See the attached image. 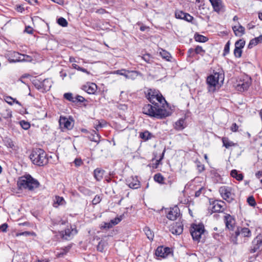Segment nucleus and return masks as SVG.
<instances>
[{
    "instance_id": "60",
    "label": "nucleus",
    "mask_w": 262,
    "mask_h": 262,
    "mask_svg": "<svg viewBox=\"0 0 262 262\" xmlns=\"http://www.w3.org/2000/svg\"><path fill=\"white\" fill-rule=\"evenodd\" d=\"M74 163L76 166H80L83 164V162L80 158H76L75 159Z\"/></svg>"
},
{
    "instance_id": "11",
    "label": "nucleus",
    "mask_w": 262,
    "mask_h": 262,
    "mask_svg": "<svg viewBox=\"0 0 262 262\" xmlns=\"http://www.w3.org/2000/svg\"><path fill=\"white\" fill-rule=\"evenodd\" d=\"M262 246V232L252 242V246L249 249V251L251 253H253L256 252Z\"/></svg>"
},
{
    "instance_id": "5",
    "label": "nucleus",
    "mask_w": 262,
    "mask_h": 262,
    "mask_svg": "<svg viewBox=\"0 0 262 262\" xmlns=\"http://www.w3.org/2000/svg\"><path fill=\"white\" fill-rule=\"evenodd\" d=\"M145 95L150 103L159 102V104L164 105V103H166L165 98L156 90L149 89Z\"/></svg>"
},
{
    "instance_id": "19",
    "label": "nucleus",
    "mask_w": 262,
    "mask_h": 262,
    "mask_svg": "<svg viewBox=\"0 0 262 262\" xmlns=\"http://www.w3.org/2000/svg\"><path fill=\"white\" fill-rule=\"evenodd\" d=\"M9 61L10 62H21V54L17 52H13L9 54Z\"/></svg>"
},
{
    "instance_id": "1",
    "label": "nucleus",
    "mask_w": 262,
    "mask_h": 262,
    "mask_svg": "<svg viewBox=\"0 0 262 262\" xmlns=\"http://www.w3.org/2000/svg\"><path fill=\"white\" fill-rule=\"evenodd\" d=\"M163 105L159 102L145 104L142 107V113L150 117L164 118L169 116V112L163 108Z\"/></svg>"
},
{
    "instance_id": "16",
    "label": "nucleus",
    "mask_w": 262,
    "mask_h": 262,
    "mask_svg": "<svg viewBox=\"0 0 262 262\" xmlns=\"http://www.w3.org/2000/svg\"><path fill=\"white\" fill-rule=\"evenodd\" d=\"M171 232L176 235H180L183 231V224L182 222H176L170 228Z\"/></svg>"
},
{
    "instance_id": "59",
    "label": "nucleus",
    "mask_w": 262,
    "mask_h": 262,
    "mask_svg": "<svg viewBox=\"0 0 262 262\" xmlns=\"http://www.w3.org/2000/svg\"><path fill=\"white\" fill-rule=\"evenodd\" d=\"M187 54L188 57H194L195 55V49L192 48L189 49L187 52Z\"/></svg>"
},
{
    "instance_id": "48",
    "label": "nucleus",
    "mask_w": 262,
    "mask_h": 262,
    "mask_svg": "<svg viewBox=\"0 0 262 262\" xmlns=\"http://www.w3.org/2000/svg\"><path fill=\"white\" fill-rule=\"evenodd\" d=\"M21 62H31L32 60V58L29 55L21 54Z\"/></svg>"
},
{
    "instance_id": "9",
    "label": "nucleus",
    "mask_w": 262,
    "mask_h": 262,
    "mask_svg": "<svg viewBox=\"0 0 262 262\" xmlns=\"http://www.w3.org/2000/svg\"><path fill=\"white\" fill-rule=\"evenodd\" d=\"M241 235L242 237L250 238L251 237L252 233L250 229L247 227H238L235 231L234 236L232 237V241L234 244H237V237Z\"/></svg>"
},
{
    "instance_id": "53",
    "label": "nucleus",
    "mask_w": 262,
    "mask_h": 262,
    "mask_svg": "<svg viewBox=\"0 0 262 262\" xmlns=\"http://www.w3.org/2000/svg\"><path fill=\"white\" fill-rule=\"evenodd\" d=\"M230 41H228L225 46L223 55L225 56L229 53L230 51Z\"/></svg>"
},
{
    "instance_id": "6",
    "label": "nucleus",
    "mask_w": 262,
    "mask_h": 262,
    "mask_svg": "<svg viewBox=\"0 0 262 262\" xmlns=\"http://www.w3.org/2000/svg\"><path fill=\"white\" fill-rule=\"evenodd\" d=\"M52 81L49 78L43 80L36 78L32 80V83L35 88L42 93L49 91L52 86Z\"/></svg>"
},
{
    "instance_id": "44",
    "label": "nucleus",
    "mask_w": 262,
    "mask_h": 262,
    "mask_svg": "<svg viewBox=\"0 0 262 262\" xmlns=\"http://www.w3.org/2000/svg\"><path fill=\"white\" fill-rule=\"evenodd\" d=\"M184 18L183 20H184L187 22L191 23L193 24V20L194 18L192 16L190 15L189 13H186L185 15H184Z\"/></svg>"
},
{
    "instance_id": "40",
    "label": "nucleus",
    "mask_w": 262,
    "mask_h": 262,
    "mask_svg": "<svg viewBox=\"0 0 262 262\" xmlns=\"http://www.w3.org/2000/svg\"><path fill=\"white\" fill-rule=\"evenodd\" d=\"M247 201L248 204L252 207H255L256 205V203L255 200V199L253 197V196H252V195L249 196L247 198Z\"/></svg>"
},
{
    "instance_id": "10",
    "label": "nucleus",
    "mask_w": 262,
    "mask_h": 262,
    "mask_svg": "<svg viewBox=\"0 0 262 262\" xmlns=\"http://www.w3.org/2000/svg\"><path fill=\"white\" fill-rule=\"evenodd\" d=\"M77 233L78 231L76 228H73L72 226H70V228L67 227L64 231L59 232V235L62 239L69 240Z\"/></svg>"
},
{
    "instance_id": "41",
    "label": "nucleus",
    "mask_w": 262,
    "mask_h": 262,
    "mask_svg": "<svg viewBox=\"0 0 262 262\" xmlns=\"http://www.w3.org/2000/svg\"><path fill=\"white\" fill-rule=\"evenodd\" d=\"M242 49L237 47V46H235V49L234 50V55L237 58H239L242 56Z\"/></svg>"
},
{
    "instance_id": "37",
    "label": "nucleus",
    "mask_w": 262,
    "mask_h": 262,
    "mask_svg": "<svg viewBox=\"0 0 262 262\" xmlns=\"http://www.w3.org/2000/svg\"><path fill=\"white\" fill-rule=\"evenodd\" d=\"M57 22L59 25L63 27H67L68 25L67 20L62 17L59 18L57 19Z\"/></svg>"
},
{
    "instance_id": "45",
    "label": "nucleus",
    "mask_w": 262,
    "mask_h": 262,
    "mask_svg": "<svg viewBox=\"0 0 262 262\" xmlns=\"http://www.w3.org/2000/svg\"><path fill=\"white\" fill-rule=\"evenodd\" d=\"M126 72H127L128 73H130V72L129 71H126L125 69H121V70H119L116 71L115 72V73L120 75L124 76L125 77L128 78V76L126 74Z\"/></svg>"
},
{
    "instance_id": "54",
    "label": "nucleus",
    "mask_w": 262,
    "mask_h": 262,
    "mask_svg": "<svg viewBox=\"0 0 262 262\" xmlns=\"http://www.w3.org/2000/svg\"><path fill=\"white\" fill-rule=\"evenodd\" d=\"M33 234H34L33 232H31L29 231H24V232H22L17 233L16 234V236H19L24 235V236H27L32 235Z\"/></svg>"
},
{
    "instance_id": "42",
    "label": "nucleus",
    "mask_w": 262,
    "mask_h": 262,
    "mask_svg": "<svg viewBox=\"0 0 262 262\" xmlns=\"http://www.w3.org/2000/svg\"><path fill=\"white\" fill-rule=\"evenodd\" d=\"M195 49V54H200L202 56H203L205 53V50H204L202 47L200 46H197Z\"/></svg>"
},
{
    "instance_id": "49",
    "label": "nucleus",
    "mask_w": 262,
    "mask_h": 262,
    "mask_svg": "<svg viewBox=\"0 0 262 262\" xmlns=\"http://www.w3.org/2000/svg\"><path fill=\"white\" fill-rule=\"evenodd\" d=\"M63 202H64V200L62 197H60L59 196H56L55 204H56L57 206L62 205Z\"/></svg>"
},
{
    "instance_id": "51",
    "label": "nucleus",
    "mask_w": 262,
    "mask_h": 262,
    "mask_svg": "<svg viewBox=\"0 0 262 262\" xmlns=\"http://www.w3.org/2000/svg\"><path fill=\"white\" fill-rule=\"evenodd\" d=\"M85 100V99L80 95H77L75 97V103L77 102H83Z\"/></svg>"
},
{
    "instance_id": "36",
    "label": "nucleus",
    "mask_w": 262,
    "mask_h": 262,
    "mask_svg": "<svg viewBox=\"0 0 262 262\" xmlns=\"http://www.w3.org/2000/svg\"><path fill=\"white\" fill-rule=\"evenodd\" d=\"M206 189L205 187L202 186L199 188L195 192V197L198 198L201 196V194H204L206 193Z\"/></svg>"
},
{
    "instance_id": "47",
    "label": "nucleus",
    "mask_w": 262,
    "mask_h": 262,
    "mask_svg": "<svg viewBox=\"0 0 262 262\" xmlns=\"http://www.w3.org/2000/svg\"><path fill=\"white\" fill-rule=\"evenodd\" d=\"M245 45V41L244 40L242 39H240L236 41L235 43V46L237 47H239V48L243 49Z\"/></svg>"
},
{
    "instance_id": "32",
    "label": "nucleus",
    "mask_w": 262,
    "mask_h": 262,
    "mask_svg": "<svg viewBox=\"0 0 262 262\" xmlns=\"http://www.w3.org/2000/svg\"><path fill=\"white\" fill-rule=\"evenodd\" d=\"M143 231L147 236V237L149 240H152L153 238L154 237V234L153 232L150 229V228L148 227H145L143 229Z\"/></svg>"
},
{
    "instance_id": "39",
    "label": "nucleus",
    "mask_w": 262,
    "mask_h": 262,
    "mask_svg": "<svg viewBox=\"0 0 262 262\" xmlns=\"http://www.w3.org/2000/svg\"><path fill=\"white\" fill-rule=\"evenodd\" d=\"M196 168L199 173H201L205 170V166L200 161H196Z\"/></svg>"
},
{
    "instance_id": "8",
    "label": "nucleus",
    "mask_w": 262,
    "mask_h": 262,
    "mask_svg": "<svg viewBox=\"0 0 262 262\" xmlns=\"http://www.w3.org/2000/svg\"><path fill=\"white\" fill-rule=\"evenodd\" d=\"M219 192L222 198L230 203L234 199V193L232 192L231 187L223 186L220 188Z\"/></svg>"
},
{
    "instance_id": "56",
    "label": "nucleus",
    "mask_w": 262,
    "mask_h": 262,
    "mask_svg": "<svg viewBox=\"0 0 262 262\" xmlns=\"http://www.w3.org/2000/svg\"><path fill=\"white\" fill-rule=\"evenodd\" d=\"M257 45V42H256V40L255 38L251 39L248 46V48L249 49L252 48L253 46H255Z\"/></svg>"
},
{
    "instance_id": "4",
    "label": "nucleus",
    "mask_w": 262,
    "mask_h": 262,
    "mask_svg": "<svg viewBox=\"0 0 262 262\" xmlns=\"http://www.w3.org/2000/svg\"><path fill=\"white\" fill-rule=\"evenodd\" d=\"M224 73L223 70L219 69L218 71H213V73L207 77L206 81L208 85L209 91H214L217 84L223 83Z\"/></svg>"
},
{
    "instance_id": "50",
    "label": "nucleus",
    "mask_w": 262,
    "mask_h": 262,
    "mask_svg": "<svg viewBox=\"0 0 262 262\" xmlns=\"http://www.w3.org/2000/svg\"><path fill=\"white\" fill-rule=\"evenodd\" d=\"M176 178L175 177H173V176H169L168 177V179H167V182L166 183H165V184H167V185H169L170 186H171L172 184L176 182Z\"/></svg>"
},
{
    "instance_id": "57",
    "label": "nucleus",
    "mask_w": 262,
    "mask_h": 262,
    "mask_svg": "<svg viewBox=\"0 0 262 262\" xmlns=\"http://www.w3.org/2000/svg\"><path fill=\"white\" fill-rule=\"evenodd\" d=\"M237 33H239V35H237V36H242L243 34H245V28L243 26L239 25L238 27Z\"/></svg>"
},
{
    "instance_id": "24",
    "label": "nucleus",
    "mask_w": 262,
    "mask_h": 262,
    "mask_svg": "<svg viewBox=\"0 0 262 262\" xmlns=\"http://www.w3.org/2000/svg\"><path fill=\"white\" fill-rule=\"evenodd\" d=\"M104 170L100 168H96L94 171V177L97 181H100L103 177Z\"/></svg>"
},
{
    "instance_id": "27",
    "label": "nucleus",
    "mask_w": 262,
    "mask_h": 262,
    "mask_svg": "<svg viewBox=\"0 0 262 262\" xmlns=\"http://www.w3.org/2000/svg\"><path fill=\"white\" fill-rule=\"evenodd\" d=\"M222 140L223 146L226 148H229L231 146H235L237 145L236 143H234L232 141H230L227 137H223Z\"/></svg>"
},
{
    "instance_id": "34",
    "label": "nucleus",
    "mask_w": 262,
    "mask_h": 262,
    "mask_svg": "<svg viewBox=\"0 0 262 262\" xmlns=\"http://www.w3.org/2000/svg\"><path fill=\"white\" fill-rule=\"evenodd\" d=\"M5 145L8 148H12L14 146L13 142L11 139L6 137L3 140Z\"/></svg>"
},
{
    "instance_id": "18",
    "label": "nucleus",
    "mask_w": 262,
    "mask_h": 262,
    "mask_svg": "<svg viewBox=\"0 0 262 262\" xmlns=\"http://www.w3.org/2000/svg\"><path fill=\"white\" fill-rule=\"evenodd\" d=\"M224 202L222 201H214L211 204V211L212 212H218L221 211L223 207Z\"/></svg>"
},
{
    "instance_id": "63",
    "label": "nucleus",
    "mask_w": 262,
    "mask_h": 262,
    "mask_svg": "<svg viewBox=\"0 0 262 262\" xmlns=\"http://www.w3.org/2000/svg\"><path fill=\"white\" fill-rule=\"evenodd\" d=\"M14 98H13L11 96H6L5 97V101L8 104L12 105L13 103V100Z\"/></svg>"
},
{
    "instance_id": "31",
    "label": "nucleus",
    "mask_w": 262,
    "mask_h": 262,
    "mask_svg": "<svg viewBox=\"0 0 262 262\" xmlns=\"http://www.w3.org/2000/svg\"><path fill=\"white\" fill-rule=\"evenodd\" d=\"M154 180L155 182L160 184H164V178L160 173H156L154 176Z\"/></svg>"
},
{
    "instance_id": "28",
    "label": "nucleus",
    "mask_w": 262,
    "mask_h": 262,
    "mask_svg": "<svg viewBox=\"0 0 262 262\" xmlns=\"http://www.w3.org/2000/svg\"><path fill=\"white\" fill-rule=\"evenodd\" d=\"M101 138V136L99 134L96 133V132L94 130H92V133L91 134L90 136H89V138L91 141L99 143L100 141V139Z\"/></svg>"
},
{
    "instance_id": "52",
    "label": "nucleus",
    "mask_w": 262,
    "mask_h": 262,
    "mask_svg": "<svg viewBox=\"0 0 262 262\" xmlns=\"http://www.w3.org/2000/svg\"><path fill=\"white\" fill-rule=\"evenodd\" d=\"M101 199H102L100 195H96L92 200V204L93 205H97L100 202Z\"/></svg>"
},
{
    "instance_id": "43",
    "label": "nucleus",
    "mask_w": 262,
    "mask_h": 262,
    "mask_svg": "<svg viewBox=\"0 0 262 262\" xmlns=\"http://www.w3.org/2000/svg\"><path fill=\"white\" fill-rule=\"evenodd\" d=\"M19 124L21 127L25 130L28 129L30 127V123L26 121L25 120L20 121L19 122Z\"/></svg>"
},
{
    "instance_id": "61",
    "label": "nucleus",
    "mask_w": 262,
    "mask_h": 262,
    "mask_svg": "<svg viewBox=\"0 0 262 262\" xmlns=\"http://www.w3.org/2000/svg\"><path fill=\"white\" fill-rule=\"evenodd\" d=\"M113 227V225L111 222L109 223H104L103 226H102L101 229H110Z\"/></svg>"
},
{
    "instance_id": "30",
    "label": "nucleus",
    "mask_w": 262,
    "mask_h": 262,
    "mask_svg": "<svg viewBox=\"0 0 262 262\" xmlns=\"http://www.w3.org/2000/svg\"><path fill=\"white\" fill-rule=\"evenodd\" d=\"M194 38L196 41L200 42H205L208 40V38L207 37L199 34L198 33H195Z\"/></svg>"
},
{
    "instance_id": "20",
    "label": "nucleus",
    "mask_w": 262,
    "mask_h": 262,
    "mask_svg": "<svg viewBox=\"0 0 262 262\" xmlns=\"http://www.w3.org/2000/svg\"><path fill=\"white\" fill-rule=\"evenodd\" d=\"M97 85L94 83H88L83 85V90L89 94H94L97 90Z\"/></svg>"
},
{
    "instance_id": "7",
    "label": "nucleus",
    "mask_w": 262,
    "mask_h": 262,
    "mask_svg": "<svg viewBox=\"0 0 262 262\" xmlns=\"http://www.w3.org/2000/svg\"><path fill=\"white\" fill-rule=\"evenodd\" d=\"M190 232L193 239L199 243L200 242L202 235L205 232L204 226L203 224H192Z\"/></svg>"
},
{
    "instance_id": "38",
    "label": "nucleus",
    "mask_w": 262,
    "mask_h": 262,
    "mask_svg": "<svg viewBox=\"0 0 262 262\" xmlns=\"http://www.w3.org/2000/svg\"><path fill=\"white\" fill-rule=\"evenodd\" d=\"M72 66L74 69H75L78 71H81V72L85 73L88 75L90 74V72H89L86 69L80 67L77 64L73 63Z\"/></svg>"
},
{
    "instance_id": "33",
    "label": "nucleus",
    "mask_w": 262,
    "mask_h": 262,
    "mask_svg": "<svg viewBox=\"0 0 262 262\" xmlns=\"http://www.w3.org/2000/svg\"><path fill=\"white\" fill-rule=\"evenodd\" d=\"M78 190L85 195H91L93 193V192L91 190L83 186L79 187L78 188Z\"/></svg>"
},
{
    "instance_id": "2",
    "label": "nucleus",
    "mask_w": 262,
    "mask_h": 262,
    "mask_svg": "<svg viewBox=\"0 0 262 262\" xmlns=\"http://www.w3.org/2000/svg\"><path fill=\"white\" fill-rule=\"evenodd\" d=\"M17 185L19 189L33 191L39 187L40 183L37 180L33 178L30 174H26L18 178Z\"/></svg>"
},
{
    "instance_id": "35",
    "label": "nucleus",
    "mask_w": 262,
    "mask_h": 262,
    "mask_svg": "<svg viewBox=\"0 0 262 262\" xmlns=\"http://www.w3.org/2000/svg\"><path fill=\"white\" fill-rule=\"evenodd\" d=\"M63 98L73 103H75V97L73 96V95L71 93H66L63 95Z\"/></svg>"
},
{
    "instance_id": "26",
    "label": "nucleus",
    "mask_w": 262,
    "mask_h": 262,
    "mask_svg": "<svg viewBox=\"0 0 262 262\" xmlns=\"http://www.w3.org/2000/svg\"><path fill=\"white\" fill-rule=\"evenodd\" d=\"M159 54L163 59H164L168 61H171L172 56H171L170 54L167 51L161 49L159 52Z\"/></svg>"
},
{
    "instance_id": "3",
    "label": "nucleus",
    "mask_w": 262,
    "mask_h": 262,
    "mask_svg": "<svg viewBox=\"0 0 262 262\" xmlns=\"http://www.w3.org/2000/svg\"><path fill=\"white\" fill-rule=\"evenodd\" d=\"M30 158L32 163L38 166H43L48 163L46 152L40 148L33 149L30 155Z\"/></svg>"
},
{
    "instance_id": "46",
    "label": "nucleus",
    "mask_w": 262,
    "mask_h": 262,
    "mask_svg": "<svg viewBox=\"0 0 262 262\" xmlns=\"http://www.w3.org/2000/svg\"><path fill=\"white\" fill-rule=\"evenodd\" d=\"M185 14L186 13L182 11L177 10L175 12V16L178 19H183L184 15H185Z\"/></svg>"
},
{
    "instance_id": "23",
    "label": "nucleus",
    "mask_w": 262,
    "mask_h": 262,
    "mask_svg": "<svg viewBox=\"0 0 262 262\" xmlns=\"http://www.w3.org/2000/svg\"><path fill=\"white\" fill-rule=\"evenodd\" d=\"M139 137L144 141H147L152 138H155V136L149 131L146 130L143 132L139 133Z\"/></svg>"
},
{
    "instance_id": "22",
    "label": "nucleus",
    "mask_w": 262,
    "mask_h": 262,
    "mask_svg": "<svg viewBox=\"0 0 262 262\" xmlns=\"http://www.w3.org/2000/svg\"><path fill=\"white\" fill-rule=\"evenodd\" d=\"M250 85L249 81H239L238 83L236 85V89L239 91H244L247 90Z\"/></svg>"
},
{
    "instance_id": "58",
    "label": "nucleus",
    "mask_w": 262,
    "mask_h": 262,
    "mask_svg": "<svg viewBox=\"0 0 262 262\" xmlns=\"http://www.w3.org/2000/svg\"><path fill=\"white\" fill-rule=\"evenodd\" d=\"M122 220V216H120V217H117L114 219H113L111 221L113 226L118 224Z\"/></svg>"
},
{
    "instance_id": "14",
    "label": "nucleus",
    "mask_w": 262,
    "mask_h": 262,
    "mask_svg": "<svg viewBox=\"0 0 262 262\" xmlns=\"http://www.w3.org/2000/svg\"><path fill=\"white\" fill-rule=\"evenodd\" d=\"M156 254L163 258H166L170 255L172 254V250L169 247H159L156 251Z\"/></svg>"
},
{
    "instance_id": "21",
    "label": "nucleus",
    "mask_w": 262,
    "mask_h": 262,
    "mask_svg": "<svg viewBox=\"0 0 262 262\" xmlns=\"http://www.w3.org/2000/svg\"><path fill=\"white\" fill-rule=\"evenodd\" d=\"M127 185L132 189H137L140 187V182L137 178H134L133 177L128 179L126 181Z\"/></svg>"
},
{
    "instance_id": "64",
    "label": "nucleus",
    "mask_w": 262,
    "mask_h": 262,
    "mask_svg": "<svg viewBox=\"0 0 262 262\" xmlns=\"http://www.w3.org/2000/svg\"><path fill=\"white\" fill-rule=\"evenodd\" d=\"M8 227V225L7 223H4L0 226V229L3 232H6Z\"/></svg>"
},
{
    "instance_id": "62",
    "label": "nucleus",
    "mask_w": 262,
    "mask_h": 262,
    "mask_svg": "<svg viewBox=\"0 0 262 262\" xmlns=\"http://www.w3.org/2000/svg\"><path fill=\"white\" fill-rule=\"evenodd\" d=\"M238 126L236 123H233L230 127V130L233 132H236L238 130Z\"/></svg>"
},
{
    "instance_id": "17",
    "label": "nucleus",
    "mask_w": 262,
    "mask_h": 262,
    "mask_svg": "<svg viewBox=\"0 0 262 262\" xmlns=\"http://www.w3.org/2000/svg\"><path fill=\"white\" fill-rule=\"evenodd\" d=\"M224 220L226 228L230 230H233L235 225V220L234 217L230 214H226L224 217Z\"/></svg>"
},
{
    "instance_id": "13",
    "label": "nucleus",
    "mask_w": 262,
    "mask_h": 262,
    "mask_svg": "<svg viewBox=\"0 0 262 262\" xmlns=\"http://www.w3.org/2000/svg\"><path fill=\"white\" fill-rule=\"evenodd\" d=\"M167 210L168 211H166L167 213L166 216L170 220L174 221L180 215V209L177 206H175Z\"/></svg>"
},
{
    "instance_id": "55",
    "label": "nucleus",
    "mask_w": 262,
    "mask_h": 262,
    "mask_svg": "<svg viewBox=\"0 0 262 262\" xmlns=\"http://www.w3.org/2000/svg\"><path fill=\"white\" fill-rule=\"evenodd\" d=\"M142 58L147 63H149L151 61V57L149 54H146L143 55V56H142Z\"/></svg>"
},
{
    "instance_id": "12",
    "label": "nucleus",
    "mask_w": 262,
    "mask_h": 262,
    "mask_svg": "<svg viewBox=\"0 0 262 262\" xmlns=\"http://www.w3.org/2000/svg\"><path fill=\"white\" fill-rule=\"evenodd\" d=\"M212 6L214 11L218 14L223 13L225 12L226 8L222 0H209Z\"/></svg>"
},
{
    "instance_id": "29",
    "label": "nucleus",
    "mask_w": 262,
    "mask_h": 262,
    "mask_svg": "<svg viewBox=\"0 0 262 262\" xmlns=\"http://www.w3.org/2000/svg\"><path fill=\"white\" fill-rule=\"evenodd\" d=\"M230 175L237 181H242L244 178L243 174L242 173H239L236 169L232 170L230 172Z\"/></svg>"
},
{
    "instance_id": "15",
    "label": "nucleus",
    "mask_w": 262,
    "mask_h": 262,
    "mask_svg": "<svg viewBox=\"0 0 262 262\" xmlns=\"http://www.w3.org/2000/svg\"><path fill=\"white\" fill-rule=\"evenodd\" d=\"M72 119L70 120V118L68 119L65 117L61 116L59 119V123L60 127L63 128L70 130L73 127V123Z\"/></svg>"
},
{
    "instance_id": "25",
    "label": "nucleus",
    "mask_w": 262,
    "mask_h": 262,
    "mask_svg": "<svg viewBox=\"0 0 262 262\" xmlns=\"http://www.w3.org/2000/svg\"><path fill=\"white\" fill-rule=\"evenodd\" d=\"M185 119L183 118H180L175 123L174 129L177 130H182L185 128Z\"/></svg>"
}]
</instances>
